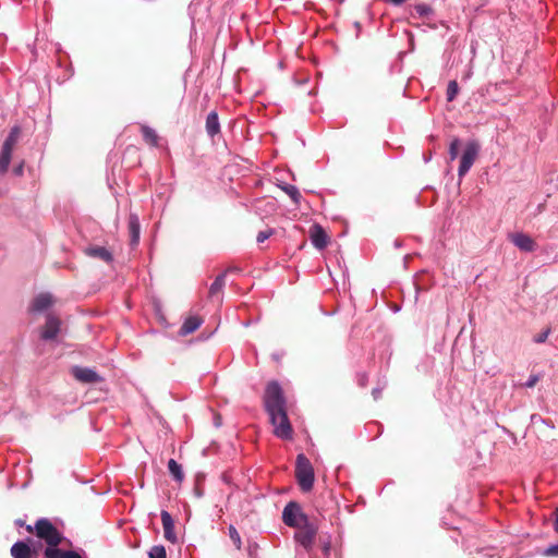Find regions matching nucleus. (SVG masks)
<instances>
[{
    "label": "nucleus",
    "instance_id": "obj_1",
    "mask_svg": "<svg viewBox=\"0 0 558 558\" xmlns=\"http://www.w3.org/2000/svg\"><path fill=\"white\" fill-rule=\"evenodd\" d=\"M26 530L35 531L36 536L45 542V558H84L82 549L66 548L72 545L71 541L46 518L38 519L35 526L27 525Z\"/></svg>",
    "mask_w": 558,
    "mask_h": 558
},
{
    "label": "nucleus",
    "instance_id": "obj_2",
    "mask_svg": "<svg viewBox=\"0 0 558 558\" xmlns=\"http://www.w3.org/2000/svg\"><path fill=\"white\" fill-rule=\"evenodd\" d=\"M264 405L270 423L274 425L275 435L283 440L292 439L293 429L287 414L286 398L278 381L272 380L267 384Z\"/></svg>",
    "mask_w": 558,
    "mask_h": 558
},
{
    "label": "nucleus",
    "instance_id": "obj_3",
    "mask_svg": "<svg viewBox=\"0 0 558 558\" xmlns=\"http://www.w3.org/2000/svg\"><path fill=\"white\" fill-rule=\"evenodd\" d=\"M295 476L303 492H308L313 488L315 481L314 469L311 461L303 453L296 457Z\"/></svg>",
    "mask_w": 558,
    "mask_h": 558
},
{
    "label": "nucleus",
    "instance_id": "obj_4",
    "mask_svg": "<svg viewBox=\"0 0 558 558\" xmlns=\"http://www.w3.org/2000/svg\"><path fill=\"white\" fill-rule=\"evenodd\" d=\"M295 529V542L299 545H301L306 551H311L318 531L317 525L313 521L308 520L307 522H304L302 525H299Z\"/></svg>",
    "mask_w": 558,
    "mask_h": 558
},
{
    "label": "nucleus",
    "instance_id": "obj_5",
    "mask_svg": "<svg viewBox=\"0 0 558 558\" xmlns=\"http://www.w3.org/2000/svg\"><path fill=\"white\" fill-rule=\"evenodd\" d=\"M308 520L310 518L302 511L300 505L295 501L288 502L283 508L282 521L289 527H296Z\"/></svg>",
    "mask_w": 558,
    "mask_h": 558
},
{
    "label": "nucleus",
    "instance_id": "obj_6",
    "mask_svg": "<svg viewBox=\"0 0 558 558\" xmlns=\"http://www.w3.org/2000/svg\"><path fill=\"white\" fill-rule=\"evenodd\" d=\"M480 144L476 141H469L463 149V153L461 155L460 165L458 169V175L460 179H462L472 168L478 151H480Z\"/></svg>",
    "mask_w": 558,
    "mask_h": 558
},
{
    "label": "nucleus",
    "instance_id": "obj_7",
    "mask_svg": "<svg viewBox=\"0 0 558 558\" xmlns=\"http://www.w3.org/2000/svg\"><path fill=\"white\" fill-rule=\"evenodd\" d=\"M72 374L75 379L85 384H95L102 380V377L96 371L89 367L74 366Z\"/></svg>",
    "mask_w": 558,
    "mask_h": 558
},
{
    "label": "nucleus",
    "instance_id": "obj_8",
    "mask_svg": "<svg viewBox=\"0 0 558 558\" xmlns=\"http://www.w3.org/2000/svg\"><path fill=\"white\" fill-rule=\"evenodd\" d=\"M60 331V320L56 316L48 314L46 325L40 332V338L45 341L54 340Z\"/></svg>",
    "mask_w": 558,
    "mask_h": 558
},
{
    "label": "nucleus",
    "instance_id": "obj_9",
    "mask_svg": "<svg viewBox=\"0 0 558 558\" xmlns=\"http://www.w3.org/2000/svg\"><path fill=\"white\" fill-rule=\"evenodd\" d=\"M161 523L163 527V536L167 541L172 544H175L178 541L177 534L174 532V520L172 515L167 510H161L160 512Z\"/></svg>",
    "mask_w": 558,
    "mask_h": 558
},
{
    "label": "nucleus",
    "instance_id": "obj_10",
    "mask_svg": "<svg viewBox=\"0 0 558 558\" xmlns=\"http://www.w3.org/2000/svg\"><path fill=\"white\" fill-rule=\"evenodd\" d=\"M128 229L130 234V245L135 247L138 245L141 238V222L137 214L130 213Z\"/></svg>",
    "mask_w": 558,
    "mask_h": 558
},
{
    "label": "nucleus",
    "instance_id": "obj_11",
    "mask_svg": "<svg viewBox=\"0 0 558 558\" xmlns=\"http://www.w3.org/2000/svg\"><path fill=\"white\" fill-rule=\"evenodd\" d=\"M510 239L511 242L522 252L530 253L536 248L534 240L523 232L513 233Z\"/></svg>",
    "mask_w": 558,
    "mask_h": 558
},
{
    "label": "nucleus",
    "instance_id": "obj_12",
    "mask_svg": "<svg viewBox=\"0 0 558 558\" xmlns=\"http://www.w3.org/2000/svg\"><path fill=\"white\" fill-rule=\"evenodd\" d=\"M52 305V296L49 293H41L34 298L29 310L33 313H43Z\"/></svg>",
    "mask_w": 558,
    "mask_h": 558
},
{
    "label": "nucleus",
    "instance_id": "obj_13",
    "mask_svg": "<svg viewBox=\"0 0 558 558\" xmlns=\"http://www.w3.org/2000/svg\"><path fill=\"white\" fill-rule=\"evenodd\" d=\"M34 549L26 541H17L11 547L13 558H33Z\"/></svg>",
    "mask_w": 558,
    "mask_h": 558
},
{
    "label": "nucleus",
    "instance_id": "obj_14",
    "mask_svg": "<svg viewBox=\"0 0 558 558\" xmlns=\"http://www.w3.org/2000/svg\"><path fill=\"white\" fill-rule=\"evenodd\" d=\"M85 254L89 257L101 259L108 264L113 260L112 253L104 246H89L85 248Z\"/></svg>",
    "mask_w": 558,
    "mask_h": 558
},
{
    "label": "nucleus",
    "instance_id": "obj_15",
    "mask_svg": "<svg viewBox=\"0 0 558 558\" xmlns=\"http://www.w3.org/2000/svg\"><path fill=\"white\" fill-rule=\"evenodd\" d=\"M205 129L207 135L211 138L220 133V123L217 111L213 110L207 114Z\"/></svg>",
    "mask_w": 558,
    "mask_h": 558
},
{
    "label": "nucleus",
    "instance_id": "obj_16",
    "mask_svg": "<svg viewBox=\"0 0 558 558\" xmlns=\"http://www.w3.org/2000/svg\"><path fill=\"white\" fill-rule=\"evenodd\" d=\"M311 240H312V244L317 250H324L328 244V236H327L325 230L318 225L314 226V230L312 231V234H311Z\"/></svg>",
    "mask_w": 558,
    "mask_h": 558
},
{
    "label": "nucleus",
    "instance_id": "obj_17",
    "mask_svg": "<svg viewBox=\"0 0 558 558\" xmlns=\"http://www.w3.org/2000/svg\"><path fill=\"white\" fill-rule=\"evenodd\" d=\"M201 325H202V319L199 317L190 316L183 322L182 326L180 327L179 332L181 336H187V335L194 332L195 330H197Z\"/></svg>",
    "mask_w": 558,
    "mask_h": 558
},
{
    "label": "nucleus",
    "instance_id": "obj_18",
    "mask_svg": "<svg viewBox=\"0 0 558 558\" xmlns=\"http://www.w3.org/2000/svg\"><path fill=\"white\" fill-rule=\"evenodd\" d=\"M233 270V268H229L226 271L219 274L213 283L209 287V298H214L216 294L221 292L226 286V277L227 272Z\"/></svg>",
    "mask_w": 558,
    "mask_h": 558
},
{
    "label": "nucleus",
    "instance_id": "obj_19",
    "mask_svg": "<svg viewBox=\"0 0 558 558\" xmlns=\"http://www.w3.org/2000/svg\"><path fill=\"white\" fill-rule=\"evenodd\" d=\"M21 136V128L14 125L10 129L8 136L5 137L2 148L13 151L14 146L19 142Z\"/></svg>",
    "mask_w": 558,
    "mask_h": 558
},
{
    "label": "nucleus",
    "instance_id": "obj_20",
    "mask_svg": "<svg viewBox=\"0 0 558 558\" xmlns=\"http://www.w3.org/2000/svg\"><path fill=\"white\" fill-rule=\"evenodd\" d=\"M284 193H287L291 201L295 204V205H300L301 203V199H302V195L299 191V189L295 186V185H292V184H288V183H282V184H279L278 185Z\"/></svg>",
    "mask_w": 558,
    "mask_h": 558
},
{
    "label": "nucleus",
    "instance_id": "obj_21",
    "mask_svg": "<svg viewBox=\"0 0 558 558\" xmlns=\"http://www.w3.org/2000/svg\"><path fill=\"white\" fill-rule=\"evenodd\" d=\"M168 471L174 481L181 483L184 480V472L182 470V465L178 463L174 459H170L168 461Z\"/></svg>",
    "mask_w": 558,
    "mask_h": 558
},
{
    "label": "nucleus",
    "instance_id": "obj_22",
    "mask_svg": "<svg viewBox=\"0 0 558 558\" xmlns=\"http://www.w3.org/2000/svg\"><path fill=\"white\" fill-rule=\"evenodd\" d=\"M142 135H143V138L145 140V142L149 143L153 146L157 145L158 135L153 128L143 125L142 126Z\"/></svg>",
    "mask_w": 558,
    "mask_h": 558
},
{
    "label": "nucleus",
    "instance_id": "obj_23",
    "mask_svg": "<svg viewBox=\"0 0 558 558\" xmlns=\"http://www.w3.org/2000/svg\"><path fill=\"white\" fill-rule=\"evenodd\" d=\"M11 158H12V151L8 150V149H4V148H1V153H0V174H4L8 171L10 162H11Z\"/></svg>",
    "mask_w": 558,
    "mask_h": 558
},
{
    "label": "nucleus",
    "instance_id": "obj_24",
    "mask_svg": "<svg viewBox=\"0 0 558 558\" xmlns=\"http://www.w3.org/2000/svg\"><path fill=\"white\" fill-rule=\"evenodd\" d=\"M414 10L420 17H427L434 13L433 8L426 3L415 4Z\"/></svg>",
    "mask_w": 558,
    "mask_h": 558
},
{
    "label": "nucleus",
    "instance_id": "obj_25",
    "mask_svg": "<svg viewBox=\"0 0 558 558\" xmlns=\"http://www.w3.org/2000/svg\"><path fill=\"white\" fill-rule=\"evenodd\" d=\"M459 93V85L457 81H450L447 86V101H453Z\"/></svg>",
    "mask_w": 558,
    "mask_h": 558
},
{
    "label": "nucleus",
    "instance_id": "obj_26",
    "mask_svg": "<svg viewBox=\"0 0 558 558\" xmlns=\"http://www.w3.org/2000/svg\"><path fill=\"white\" fill-rule=\"evenodd\" d=\"M460 145H461V141L458 137L453 138L450 142L448 154H449V159L451 161L458 157Z\"/></svg>",
    "mask_w": 558,
    "mask_h": 558
},
{
    "label": "nucleus",
    "instance_id": "obj_27",
    "mask_svg": "<svg viewBox=\"0 0 558 558\" xmlns=\"http://www.w3.org/2000/svg\"><path fill=\"white\" fill-rule=\"evenodd\" d=\"M149 558H167L166 548L162 545H155L148 551Z\"/></svg>",
    "mask_w": 558,
    "mask_h": 558
},
{
    "label": "nucleus",
    "instance_id": "obj_28",
    "mask_svg": "<svg viewBox=\"0 0 558 558\" xmlns=\"http://www.w3.org/2000/svg\"><path fill=\"white\" fill-rule=\"evenodd\" d=\"M228 530H229V536H230L231 541L233 542L234 546L238 549H240L242 542H241V536H240L238 530L233 525H229Z\"/></svg>",
    "mask_w": 558,
    "mask_h": 558
},
{
    "label": "nucleus",
    "instance_id": "obj_29",
    "mask_svg": "<svg viewBox=\"0 0 558 558\" xmlns=\"http://www.w3.org/2000/svg\"><path fill=\"white\" fill-rule=\"evenodd\" d=\"M274 229L268 228L266 230L259 231L256 236L257 243H264L266 240H268L274 234Z\"/></svg>",
    "mask_w": 558,
    "mask_h": 558
},
{
    "label": "nucleus",
    "instance_id": "obj_30",
    "mask_svg": "<svg viewBox=\"0 0 558 558\" xmlns=\"http://www.w3.org/2000/svg\"><path fill=\"white\" fill-rule=\"evenodd\" d=\"M550 332H551V329L548 327V328L544 329L542 332L534 336L533 341L535 343H544L547 340Z\"/></svg>",
    "mask_w": 558,
    "mask_h": 558
},
{
    "label": "nucleus",
    "instance_id": "obj_31",
    "mask_svg": "<svg viewBox=\"0 0 558 558\" xmlns=\"http://www.w3.org/2000/svg\"><path fill=\"white\" fill-rule=\"evenodd\" d=\"M543 556L546 557H558V543L549 545L542 551Z\"/></svg>",
    "mask_w": 558,
    "mask_h": 558
},
{
    "label": "nucleus",
    "instance_id": "obj_32",
    "mask_svg": "<svg viewBox=\"0 0 558 558\" xmlns=\"http://www.w3.org/2000/svg\"><path fill=\"white\" fill-rule=\"evenodd\" d=\"M542 378L541 374H531L527 380L524 383V387L533 388Z\"/></svg>",
    "mask_w": 558,
    "mask_h": 558
},
{
    "label": "nucleus",
    "instance_id": "obj_33",
    "mask_svg": "<svg viewBox=\"0 0 558 558\" xmlns=\"http://www.w3.org/2000/svg\"><path fill=\"white\" fill-rule=\"evenodd\" d=\"M26 542L29 543V545L32 546V548L34 549L33 551V558H35L38 553H39V549L41 548V542L40 541H34L33 538H26L25 539Z\"/></svg>",
    "mask_w": 558,
    "mask_h": 558
},
{
    "label": "nucleus",
    "instance_id": "obj_34",
    "mask_svg": "<svg viewBox=\"0 0 558 558\" xmlns=\"http://www.w3.org/2000/svg\"><path fill=\"white\" fill-rule=\"evenodd\" d=\"M367 380H368V376L366 373H359L356 375V381H357V385L361 386V387H365L366 384H367Z\"/></svg>",
    "mask_w": 558,
    "mask_h": 558
},
{
    "label": "nucleus",
    "instance_id": "obj_35",
    "mask_svg": "<svg viewBox=\"0 0 558 558\" xmlns=\"http://www.w3.org/2000/svg\"><path fill=\"white\" fill-rule=\"evenodd\" d=\"M531 420H532V422H542L543 424L549 426L550 428L555 427L553 423H550L548 420H545V418H543L542 416H539L537 414H533L531 416Z\"/></svg>",
    "mask_w": 558,
    "mask_h": 558
},
{
    "label": "nucleus",
    "instance_id": "obj_36",
    "mask_svg": "<svg viewBox=\"0 0 558 558\" xmlns=\"http://www.w3.org/2000/svg\"><path fill=\"white\" fill-rule=\"evenodd\" d=\"M13 173L16 177H22L24 173V161L20 162L17 166L13 168Z\"/></svg>",
    "mask_w": 558,
    "mask_h": 558
},
{
    "label": "nucleus",
    "instance_id": "obj_37",
    "mask_svg": "<svg viewBox=\"0 0 558 558\" xmlns=\"http://www.w3.org/2000/svg\"><path fill=\"white\" fill-rule=\"evenodd\" d=\"M381 390H383L381 387H375L372 390V396H373L374 400H378L381 397Z\"/></svg>",
    "mask_w": 558,
    "mask_h": 558
},
{
    "label": "nucleus",
    "instance_id": "obj_38",
    "mask_svg": "<svg viewBox=\"0 0 558 558\" xmlns=\"http://www.w3.org/2000/svg\"><path fill=\"white\" fill-rule=\"evenodd\" d=\"M330 547H331V546H330V542H329V541H327V542H325V543L323 544V551H324V554H325V555H327V556L329 555V553H330Z\"/></svg>",
    "mask_w": 558,
    "mask_h": 558
},
{
    "label": "nucleus",
    "instance_id": "obj_39",
    "mask_svg": "<svg viewBox=\"0 0 558 558\" xmlns=\"http://www.w3.org/2000/svg\"><path fill=\"white\" fill-rule=\"evenodd\" d=\"M386 2L392 4L393 7H399L404 3L407 0H385Z\"/></svg>",
    "mask_w": 558,
    "mask_h": 558
},
{
    "label": "nucleus",
    "instance_id": "obj_40",
    "mask_svg": "<svg viewBox=\"0 0 558 558\" xmlns=\"http://www.w3.org/2000/svg\"><path fill=\"white\" fill-rule=\"evenodd\" d=\"M194 495H195L197 498H202V497H203V495H204V492H203V489H202V488H199V487H195V488H194Z\"/></svg>",
    "mask_w": 558,
    "mask_h": 558
},
{
    "label": "nucleus",
    "instance_id": "obj_41",
    "mask_svg": "<svg viewBox=\"0 0 558 558\" xmlns=\"http://www.w3.org/2000/svg\"><path fill=\"white\" fill-rule=\"evenodd\" d=\"M554 530L556 533H558V511L556 513V518H555V521H554Z\"/></svg>",
    "mask_w": 558,
    "mask_h": 558
},
{
    "label": "nucleus",
    "instance_id": "obj_42",
    "mask_svg": "<svg viewBox=\"0 0 558 558\" xmlns=\"http://www.w3.org/2000/svg\"><path fill=\"white\" fill-rule=\"evenodd\" d=\"M393 245H395V247H397V248H398V247H401V246H402V243H401V241H400V240H395Z\"/></svg>",
    "mask_w": 558,
    "mask_h": 558
},
{
    "label": "nucleus",
    "instance_id": "obj_43",
    "mask_svg": "<svg viewBox=\"0 0 558 558\" xmlns=\"http://www.w3.org/2000/svg\"><path fill=\"white\" fill-rule=\"evenodd\" d=\"M430 159H432V154H429L428 156H425V157H424V161H425V163L429 162V161H430Z\"/></svg>",
    "mask_w": 558,
    "mask_h": 558
},
{
    "label": "nucleus",
    "instance_id": "obj_44",
    "mask_svg": "<svg viewBox=\"0 0 558 558\" xmlns=\"http://www.w3.org/2000/svg\"><path fill=\"white\" fill-rule=\"evenodd\" d=\"M275 360L279 361L280 360V355H277V354H274L272 355Z\"/></svg>",
    "mask_w": 558,
    "mask_h": 558
},
{
    "label": "nucleus",
    "instance_id": "obj_45",
    "mask_svg": "<svg viewBox=\"0 0 558 558\" xmlns=\"http://www.w3.org/2000/svg\"><path fill=\"white\" fill-rule=\"evenodd\" d=\"M215 424H216V426H219L220 425L219 420H216Z\"/></svg>",
    "mask_w": 558,
    "mask_h": 558
},
{
    "label": "nucleus",
    "instance_id": "obj_46",
    "mask_svg": "<svg viewBox=\"0 0 558 558\" xmlns=\"http://www.w3.org/2000/svg\"><path fill=\"white\" fill-rule=\"evenodd\" d=\"M215 424H216V426H219L220 425L219 420H216Z\"/></svg>",
    "mask_w": 558,
    "mask_h": 558
}]
</instances>
